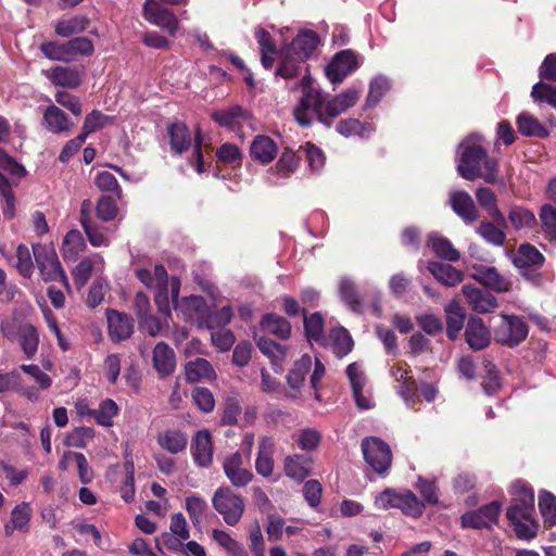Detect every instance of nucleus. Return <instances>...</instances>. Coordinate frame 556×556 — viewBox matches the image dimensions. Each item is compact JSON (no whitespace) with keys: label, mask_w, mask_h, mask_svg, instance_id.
I'll use <instances>...</instances> for the list:
<instances>
[{"label":"nucleus","mask_w":556,"mask_h":556,"mask_svg":"<svg viewBox=\"0 0 556 556\" xmlns=\"http://www.w3.org/2000/svg\"><path fill=\"white\" fill-rule=\"evenodd\" d=\"M291 333L292 326L286 317L277 313H266L262 315L257 328L253 331V340L262 354L270 359L273 366H280L287 356L288 348L268 336L286 341L290 339Z\"/></svg>","instance_id":"nucleus-1"},{"label":"nucleus","mask_w":556,"mask_h":556,"mask_svg":"<svg viewBox=\"0 0 556 556\" xmlns=\"http://www.w3.org/2000/svg\"><path fill=\"white\" fill-rule=\"evenodd\" d=\"M498 172L497 159L490 157L483 146L470 144L465 147L457 166L458 175L469 181L482 177L485 182L494 184L498 179Z\"/></svg>","instance_id":"nucleus-2"},{"label":"nucleus","mask_w":556,"mask_h":556,"mask_svg":"<svg viewBox=\"0 0 556 556\" xmlns=\"http://www.w3.org/2000/svg\"><path fill=\"white\" fill-rule=\"evenodd\" d=\"M301 90V98L293 109V116L295 121L303 127H307L313 122V115H316L318 121L330 126L324 114V102L320 91L314 87L313 78L309 74L305 73L299 83H296L292 90Z\"/></svg>","instance_id":"nucleus-3"},{"label":"nucleus","mask_w":556,"mask_h":556,"mask_svg":"<svg viewBox=\"0 0 556 556\" xmlns=\"http://www.w3.org/2000/svg\"><path fill=\"white\" fill-rule=\"evenodd\" d=\"M36 265L41 278L46 281H60L64 288L71 289L68 278L53 245H31Z\"/></svg>","instance_id":"nucleus-4"},{"label":"nucleus","mask_w":556,"mask_h":556,"mask_svg":"<svg viewBox=\"0 0 556 556\" xmlns=\"http://www.w3.org/2000/svg\"><path fill=\"white\" fill-rule=\"evenodd\" d=\"M214 509L223 516L228 526H236L243 516L245 504L241 495L228 486L218 488L212 497Z\"/></svg>","instance_id":"nucleus-5"},{"label":"nucleus","mask_w":556,"mask_h":556,"mask_svg":"<svg viewBox=\"0 0 556 556\" xmlns=\"http://www.w3.org/2000/svg\"><path fill=\"white\" fill-rule=\"evenodd\" d=\"M529 326L519 315L502 314L501 323L494 328V340L507 348H516L525 341Z\"/></svg>","instance_id":"nucleus-6"},{"label":"nucleus","mask_w":556,"mask_h":556,"mask_svg":"<svg viewBox=\"0 0 556 556\" xmlns=\"http://www.w3.org/2000/svg\"><path fill=\"white\" fill-rule=\"evenodd\" d=\"M509 256L525 278L538 281L540 277L538 270L543 265L545 257L542 252L536 250L535 245L520 244L516 251H509Z\"/></svg>","instance_id":"nucleus-7"},{"label":"nucleus","mask_w":556,"mask_h":556,"mask_svg":"<svg viewBox=\"0 0 556 556\" xmlns=\"http://www.w3.org/2000/svg\"><path fill=\"white\" fill-rule=\"evenodd\" d=\"M502 511L501 502H491L483 504L478 509L467 510L460 517V526L463 528H491L492 525L497 523L498 516Z\"/></svg>","instance_id":"nucleus-8"},{"label":"nucleus","mask_w":556,"mask_h":556,"mask_svg":"<svg viewBox=\"0 0 556 556\" xmlns=\"http://www.w3.org/2000/svg\"><path fill=\"white\" fill-rule=\"evenodd\" d=\"M358 67L357 55L352 50H343L334 54L326 67V76L332 84H340Z\"/></svg>","instance_id":"nucleus-9"},{"label":"nucleus","mask_w":556,"mask_h":556,"mask_svg":"<svg viewBox=\"0 0 556 556\" xmlns=\"http://www.w3.org/2000/svg\"><path fill=\"white\" fill-rule=\"evenodd\" d=\"M143 16L149 23L165 29L170 35H175L179 28V23L174 12L161 7L155 0H146Z\"/></svg>","instance_id":"nucleus-10"},{"label":"nucleus","mask_w":556,"mask_h":556,"mask_svg":"<svg viewBox=\"0 0 556 556\" xmlns=\"http://www.w3.org/2000/svg\"><path fill=\"white\" fill-rule=\"evenodd\" d=\"M105 316L109 337L113 342L118 343L131 337L134 332V319L130 315L108 308Z\"/></svg>","instance_id":"nucleus-11"},{"label":"nucleus","mask_w":556,"mask_h":556,"mask_svg":"<svg viewBox=\"0 0 556 556\" xmlns=\"http://www.w3.org/2000/svg\"><path fill=\"white\" fill-rule=\"evenodd\" d=\"M43 74L55 86L76 89L80 86L85 75L83 66H55Z\"/></svg>","instance_id":"nucleus-12"},{"label":"nucleus","mask_w":556,"mask_h":556,"mask_svg":"<svg viewBox=\"0 0 556 556\" xmlns=\"http://www.w3.org/2000/svg\"><path fill=\"white\" fill-rule=\"evenodd\" d=\"M384 501L410 517H420L425 509V504L413 492L395 493L393 490L384 489Z\"/></svg>","instance_id":"nucleus-13"},{"label":"nucleus","mask_w":556,"mask_h":556,"mask_svg":"<svg viewBox=\"0 0 556 556\" xmlns=\"http://www.w3.org/2000/svg\"><path fill=\"white\" fill-rule=\"evenodd\" d=\"M359 99V91L350 88L324 102V114L331 124L332 119L354 106Z\"/></svg>","instance_id":"nucleus-14"},{"label":"nucleus","mask_w":556,"mask_h":556,"mask_svg":"<svg viewBox=\"0 0 556 556\" xmlns=\"http://www.w3.org/2000/svg\"><path fill=\"white\" fill-rule=\"evenodd\" d=\"M465 340L473 351H481L491 343V331L481 317H469L465 327Z\"/></svg>","instance_id":"nucleus-15"},{"label":"nucleus","mask_w":556,"mask_h":556,"mask_svg":"<svg viewBox=\"0 0 556 556\" xmlns=\"http://www.w3.org/2000/svg\"><path fill=\"white\" fill-rule=\"evenodd\" d=\"M191 455L193 462L203 468H207L213 462V441L208 430H199L191 442Z\"/></svg>","instance_id":"nucleus-16"},{"label":"nucleus","mask_w":556,"mask_h":556,"mask_svg":"<svg viewBox=\"0 0 556 556\" xmlns=\"http://www.w3.org/2000/svg\"><path fill=\"white\" fill-rule=\"evenodd\" d=\"M471 277L481 285L496 292H507L511 289V281L504 275L498 274L496 268L488 267V265H478L473 267Z\"/></svg>","instance_id":"nucleus-17"},{"label":"nucleus","mask_w":556,"mask_h":556,"mask_svg":"<svg viewBox=\"0 0 556 556\" xmlns=\"http://www.w3.org/2000/svg\"><path fill=\"white\" fill-rule=\"evenodd\" d=\"M243 458L240 452H236L226 457L223 468L226 477L232 485L242 488L249 484L253 479V473L242 467Z\"/></svg>","instance_id":"nucleus-18"},{"label":"nucleus","mask_w":556,"mask_h":556,"mask_svg":"<svg viewBox=\"0 0 556 556\" xmlns=\"http://www.w3.org/2000/svg\"><path fill=\"white\" fill-rule=\"evenodd\" d=\"M33 509L27 502H21L11 510L10 520L4 525L5 536L10 538L15 531L27 533L30 528Z\"/></svg>","instance_id":"nucleus-19"},{"label":"nucleus","mask_w":556,"mask_h":556,"mask_svg":"<svg viewBox=\"0 0 556 556\" xmlns=\"http://www.w3.org/2000/svg\"><path fill=\"white\" fill-rule=\"evenodd\" d=\"M319 45V37L313 30L301 31L285 49L296 56L300 62H305Z\"/></svg>","instance_id":"nucleus-20"},{"label":"nucleus","mask_w":556,"mask_h":556,"mask_svg":"<svg viewBox=\"0 0 556 556\" xmlns=\"http://www.w3.org/2000/svg\"><path fill=\"white\" fill-rule=\"evenodd\" d=\"M452 210L465 223H475L479 217V211L472 195L467 191H454L450 195Z\"/></svg>","instance_id":"nucleus-21"},{"label":"nucleus","mask_w":556,"mask_h":556,"mask_svg":"<svg viewBox=\"0 0 556 556\" xmlns=\"http://www.w3.org/2000/svg\"><path fill=\"white\" fill-rule=\"evenodd\" d=\"M153 367L160 378L172 375L176 368V354L165 342H159L153 349Z\"/></svg>","instance_id":"nucleus-22"},{"label":"nucleus","mask_w":556,"mask_h":556,"mask_svg":"<svg viewBox=\"0 0 556 556\" xmlns=\"http://www.w3.org/2000/svg\"><path fill=\"white\" fill-rule=\"evenodd\" d=\"M43 127L52 134H67L73 127L74 123L67 115L56 105L51 104L45 109L42 115Z\"/></svg>","instance_id":"nucleus-23"},{"label":"nucleus","mask_w":556,"mask_h":556,"mask_svg":"<svg viewBox=\"0 0 556 556\" xmlns=\"http://www.w3.org/2000/svg\"><path fill=\"white\" fill-rule=\"evenodd\" d=\"M463 293L471 308L480 314H485V312H490V309L497 305L494 294L490 293V291L481 290V288L472 287V285H464Z\"/></svg>","instance_id":"nucleus-24"},{"label":"nucleus","mask_w":556,"mask_h":556,"mask_svg":"<svg viewBox=\"0 0 556 556\" xmlns=\"http://www.w3.org/2000/svg\"><path fill=\"white\" fill-rule=\"evenodd\" d=\"M345 374L350 380L356 406L363 410L371 408L374 406L371 399L363 395L365 377L359 368V365L357 363H351L348 365Z\"/></svg>","instance_id":"nucleus-25"},{"label":"nucleus","mask_w":556,"mask_h":556,"mask_svg":"<svg viewBox=\"0 0 556 556\" xmlns=\"http://www.w3.org/2000/svg\"><path fill=\"white\" fill-rule=\"evenodd\" d=\"M506 516L514 526V531L518 538L535 536V529H532V527L526 521L523 508L517 495H514L511 503L507 508Z\"/></svg>","instance_id":"nucleus-26"},{"label":"nucleus","mask_w":556,"mask_h":556,"mask_svg":"<svg viewBox=\"0 0 556 556\" xmlns=\"http://www.w3.org/2000/svg\"><path fill=\"white\" fill-rule=\"evenodd\" d=\"M275 440L271 437H262L258 444L255 469L263 477H270L274 471Z\"/></svg>","instance_id":"nucleus-27"},{"label":"nucleus","mask_w":556,"mask_h":556,"mask_svg":"<svg viewBox=\"0 0 556 556\" xmlns=\"http://www.w3.org/2000/svg\"><path fill=\"white\" fill-rule=\"evenodd\" d=\"M283 470L287 477L302 482L312 470V458L306 455L294 454L285 458Z\"/></svg>","instance_id":"nucleus-28"},{"label":"nucleus","mask_w":556,"mask_h":556,"mask_svg":"<svg viewBox=\"0 0 556 556\" xmlns=\"http://www.w3.org/2000/svg\"><path fill=\"white\" fill-rule=\"evenodd\" d=\"M476 199L493 222L497 223V225H508L507 218H505L503 212L497 206V197L491 188L480 186V188L476 189Z\"/></svg>","instance_id":"nucleus-29"},{"label":"nucleus","mask_w":556,"mask_h":556,"mask_svg":"<svg viewBox=\"0 0 556 556\" xmlns=\"http://www.w3.org/2000/svg\"><path fill=\"white\" fill-rule=\"evenodd\" d=\"M513 489V493L517 495L518 502L525 513V520L536 531L538 523L533 517L535 511V493L533 489L522 482L514 483Z\"/></svg>","instance_id":"nucleus-30"},{"label":"nucleus","mask_w":556,"mask_h":556,"mask_svg":"<svg viewBox=\"0 0 556 556\" xmlns=\"http://www.w3.org/2000/svg\"><path fill=\"white\" fill-rule=\"evenodd\" d=\"M277 153L278 147L276 142L265 135L256 136L250 147L251 156L262 164H268L274 161Z\"/></svg>","instance_id":"nucleus-31"},{"label":"nucleus","mask_w":556,"mask_h":556,"mask_svg":"<svg viewBox=\"0 0 556 556\" xmlns=\"http://www.w3.org/2000/svg\"><path fill=\"white\" fill-rule=\"evenodd\" d=\"M362 453L364 460L377 473H382V439L366 437L362 440Z\"/></svg>","instance_id":"nucleus-32"},{"label":"nucleus","mask_w":556,"mask_h":556,"mask_svg":"<svg viewBox=\"0 0 556 556\" xmlns=\"http://www.w3.org/2000/svg\"><path fill=\"white\" fill-rule=\"evenodd\" d=\"M427 268L438 281L445 286L459 285L464 279L463 271L457 270V268L453 267L451 264H446V262L430 261Z\"/></svg>","instance_id":"nucleus-33"},{"label":"nucleus","mask_w":556,"mask_h":556,"mask_svg":"<svg viewBox=\"0 0 556 556\" xmlns=\"http://www.w3.org/2000/svg\"><path fill=\"white\" fill-rule=\"evenodd\" d=\"M446 333L452 341L458 338L464 327L466 313L459 301L453 300L445 306Z\"/></svg>","instance_id":"nucleus-34"},{"label":"nucleus","mask_w":556,"mask_h":556,"mask_svg":"<svg viewBox=\"0 0 556 556\" xmlns=\"http://www.w3.org/2000/svg\"><path fill=\"white\" fill-rule=\"evenodd\" d=\"M185 377L187 382L194 383L203 379H215L216 374L207 359L197 357L185 365Z\"/></svg>","instance_id":"nucleus-35"},{"label":"nucleus","mask_w":556,"mask_h":556,"mask_svg":"<svg viewBox=\"0 0 556 556\" xmlns=\"http://www.w3.org/2000/svg\"><path fill=\"white\" fill-rule=\"evenodd\" d=\"M169 136L170 150L175 154H182L191 146V135L186 124L181 122L173 123L167 128Z\"/></svg>","instance_id":"nucleus-36"},{"label":"nucleus","mask_w":556,"mask_h":556,"mask_svg":"<svg viewBox=\"0 0 556 556\" xmlns=\"http://www.w3.org/2000/svg\"><path fill=\"white\" fill-rule=\"evenodd\" d=\"M516 125L522 136H535L545 139L551 134L549 129L529 112L519 113L516 118Z\"/></svg>","instance_id":"nucleus-37"},{"label":"nucleus","mask_w":556,"mask_h":556,"mask_svg":"<svg viewBox=\"0 0 556 556\" xmlns=\"http://www.w3.org/2000/svg\"><path fill=\"white\" fill-rule=\"evenodd\" d=\"M507 220L515 229H532L538 225V217L531 208L523 205H511Z\"/></svg>","instance_id":"nucleus-38"},{"label":"nucleus","mask_w":556,"mask_h":556,"mask_svg":"<svg viewBox=\"0 0 556 556\" xmlns=\"http://www.w3.org/2000/svg\"><path fill=\"white\" fill-rule=\"evenodd\" d=\"M211 117L223 127L233 128L238 126L241 121H249L250 113L241 106L235 105L227 110L214 111Z\"/></svg>","instance_id":"nucleus-39"},{"label":"nucleus","mask_w":556,"mask_h":556,"mask_svg":"<svg viewBox=\"0 0 556 556\" xmlns=\"http://www.w3.org/2000/svg\"><path fill=\"white\" fill-rule=\"evenodd\" d=\"M338 291L341 301L344 302L353 312H362L363 305L361 296L357 287L352 279L342 277L338 285Z\"/></svg>","instance_id":"nucleus-40"},{"label":"nucleus","mask_w":556,"mask_h":556,"mask_svg":"<svg viewBox=\"0 0 556 556\" xmlns=\"http://www.w3.org/2000/svg\"><path fill=\"white\" fill-rule=\"evenodd\" d=\"M329 338L331 340L332 352L338 358H343L353 350L354 341L345 328L338 327L332 329Z\"/></svg>","instance_id":"nucleus-41"},{"label":"nucleus","mask_w":556,"mask_h":556,"mask_svg":"<svg viewBox=\"0 0 556 556\" xmlns=\"http://www.w3.org/2000/svg\"><path fill=\"white\" fill-rule=\"evenodd\" d=\"M538 223L541 226V230L545 239L551 242H556V207L553 204H542L539 211Z\"/></svg>","instance_id":"nucleus-42"},{"label":"nucleus","mask_w":556,"mask_h":556,"mask_svg":"<svg viewBox=\"0 0 556 556\" xmlns=\"http://www.w3.org/2000/svg\"><path fill=\"white\" fill-rule=\"evenodd\" d=\"M303 63L296 60V56L288 50L282 49L280 52L279 66L276 70V75L285 79H292L301 75Z\"/></svg>","instance_id":"nucleus-43"},{"label":"nucleus","mask_w":556,"mask_h":556,"mask_svg":"<svg viewBox=\"0 0 556 556\" xmlns=\"http://www.w3.org/2000/svg\"><path fill=\"white\" fill-rule=\"evenodd\" d=\"M187 434L180 430H166L157 437V443L161 447L172 454H178L187 446Z\"/></svg>","instance_id":"nucleus-44"},{"label":"nucleus","mask_w":556,"mask_h":556,"mask_svg":"<svg viewBox=\"0 0 556 556\" xmlns=\"http://www.w3.org/2000/svg\"><path fill=\"white\" fill-rule=\"evenodd\" d=\"M20 340V345L28 359L34 358L38 351L39 345V333L37 328L26 323L22 326V332L17 338Z\"/></svg>","instance_id":"nucleus-45"},{"label":"nucleus","mask_w":556,"mask_h":556,"mask_svg":"<svg viewBox=\"0 0 556 556\" xmlns=\"http://www.w3.org/2000/svg\"><path fill=\"white\" fill-rule=\"evenodd\" d=\"M88 417L96 419L97 424L103 427H111L113 418L118 414L117 404L111 400H103L98 409H88Z\"/></svg>","instance_id":"nucleus-46"},{"label":"nucleus","mask_w":556,"mask_h":556,"mask_svg":"<svg viewBox=\"0 0 556 556\" xmlns=\"http://www.w3.org/2000/svg\"><path fill=\"white\" fill-rule=\"evenodd\" d=\"M312 368V358L308 354L302 355V357L296 361L289 371L287 376V382L292 389H299L303 386L305 381V376Z\"/></svg>","instance_id":"nucleus-47"},{"label":"nucleus","mask_w":556,"mask_h":556,"mask_svg":"<svg viewBox=\"0 0 556 556\" xmlns=\"http://www.w3.org/2000/svg\"><path fill=\"white\" fill-rule=\"evenodd\" d=\"M88 26V17L84 15H77L59 21L55 25V33L61 37H71L73 35L85 31Z\"/></svg>","instance_id":"nucleus-48"},{"label":"nucleus","mask_w":556,"mask_h":556,"mask_svg":"<svg viewBox=\"0 0 556 556\" xmlns=\"http://www.w3.org/2000/svg\"><path fill=\"white\" fill-rule=\"evenodd\" d=\"M304 331L308 341H319L324 338L325 320L320 312L304 314Z\"/></svg>","instance_id":"nucleus-49"},{"label":"nucleus","mask_w":556,"mask_h":556,"mask_svg":"<svg viewBox=\"0 0 556 556\" xmlns=\"http://www.w3.org/2000/svg\"><path fill=\"white\" fill-rule=\"evenodd\" d=\"M232 315V308L229 305L216 311L207 309L203 320L200 321V325L205 326L208 329L222 328L231 321Z\"/></svg>","instance_id":"nucleus-50"},{"label":"nucleus","mask_w":556,"mask_h":556,"mask_svg":"<svg viewBox=\"0 0 556 556\" xmlns=\"http://www.w3.org/2000/svg\"><path fill=\"white\" fill-rule=\"evenodd\" d=\"M539 510L545 523L549 527L556 523V496L548 490H543L539 495Z\"/></svg>","instance_id":"nucleus-51"},{"label":"nucleus","mask_w":556,"mask_h":556,"mask_svg":"<svg viewBox=\"0 0 556 556\" xmlns=\"http://www.w3.org/2000/svg\"><path fill=\"white\" fill-rule=\"evenodd\" d=\"M504 225H498L496 222H481L478 226L479 235L491 242L492 244H504L506 233Z\"/></svg>","instance_id":"nucleus-52"},{"label":"nucleus","mask_w":556,"mask_h":556,"mask_svg":"<svg viewBox=\"0 0 556 556\" xmlns=\"http://www.w3.org/2000/svg\"><path fill=\"white\" fill-rule=\"evenodd\" d=\"M70 62L79 55H91L93 43L86 37H76L65 42Z\"/></svg>","instance_id":"nucleus-53"},{"label":"nucleus","mask_w":556,"mask_h":556,"mask_svg":"<svg viewBox=\"0 0 556 556\" xmlns=\"http://www.w3.org/2000/svg\"><path fill=\"white\" fill-rule=\"evenodd\" d=\"M112 122L113 117L104 115L100 111L93 110L85 117L80 135L87 138L89 134L102 129L108 123Z\"/></svg>","instance_id":"nucleus-54"},{"label":"nucleus","mask_w":556,"mask_h":556,"mask_svg":"<svg viewBox=\"0 0 556 556\" xmlns=\"http://www.w3.org/2000/svg\"><path fill=\"white\" fill-rule=\"evenodd\" d=\"M191 397L195 406L203 413H211L215 407V399L210 389L205 387H195L191 392Z\"/></svg>","instance_id":"nucleus-55"},{"label":"nucleus","mask_w":556,"mask_h":556,"mask_svg":"<svg viewBox=\"0 0 556 556\" xmlns=\"http://www.w3.org/2000/svg\"><path fill=\"white\" fill-rule=\"evenodd\" d=\"M15 267L21 276L30 278L34 273V262L27 245H17Z\"/></svg>","instance_id":"nucleus-56"},{"label":"nucleus","mask_w":556,"mask_h":556,"mask_svg":"<svg viewBox=\"0 0 556 556\" xmlns=\"http://www.w3.org/2000/svg\"><path fill=\"white\" fill-rule=\"evenodd\" d=\"M110 290V286L103 279H96L88 291L86 304L90 308H96L99 306L103 300L108 291Z\"/></svg>","instance_id":"nucleus-57"},{"label":"nucleus","mask_w":556,"mask_h":556,"mask_svg":"<svg viewBox=\"0 0 556 556\" xmlns=\"http://www.w3.org/2000/svg\"><path fill=\"white\" fill-rule=\"evenodd\" d=\"M242 412L240 402L236 397H228L225 401L224 410L220 417L222 426H235Z\"/></svg>","instance_id":"nucleus-58"},{"label":"nucleus","mask_w":556,"mask_h":556,"mask_svg":"<svg viewBox=\"0 0 556 556\" xmlns=\"http://www.w3.org/2000/svg\"><path fill=\"white\" fill-rule=\"evenodd\" d=\"M416 324L422 329V331L430 336L439 334V332H442L444 329L442 319L437 317L434 314L417 315Z\"/></svg>","instance_id":"nucleus-59"},{"label":"nucleus","mask_w":556,"mask_h":556,"mask_svg":"<svg viewBox=\"0 0 556 556\" xmlns=\"http://www.w3.org/2000/svg\"><path fill=\"white\" fill-rule=\"evenodd\" d=\"M531 94L534 100H543L556 109V86L543 81L536 83L532 87Z\"/></svg>","instance_id":"nucleus-60"},{"label":"nucleus","mask_w":556,"mask_h":556,"mask_svg":"<svg viewBox=\"0 0 556 556\" xmlns=\"http://www.w3.org/2000/svg\"><path fill=\"white\" fill-rule=\"evenodd\" d=\"M185 541L170 532H163L155 538L156 547L160 552H162L161 546H164L173 553H185Z\"/></svg>","instance_id":"nucleus-61"},{"label":"nucleus","mask_w":556,"mask_h":556,"mask_svg":"<svg viewBox=\"0 0 556 556\" xmlns=\"http://www.w3.org/2000/svg\"><path fill=\"white\" fill-rule=\"evenodd\" d=\"M300 157L291 149H285L279 161L276 163L277 172L287 177L289 176L299 165Z\"/></svg>","instance_id":"nucleus-62"},{"label":"nucleus","mask_w":556,"mask_h":556,"mask_svg":"<svg viewBox=\"0 0 556 556\" xmlns=\"http://www.w3.org/2000/svg\"><path fill=\"white\" fill-rule=\"evenodd\" d=\"M205 508L206 502L200 496L191 495L186 498V510L194 526L201 522Z\"/></svg>","instance_id":"nucleus-63"},{"label":"nucleus","mask_w":556,"mask_h":556,"mask_svg":"<svg viewBox=\"0 0 556 556\" xmlns=\"http://www.w3.org/2000/svg\"><path fill=\"white\" fill-rule=\"evenodd\" d=\"M303 494L305 501L313 508L320 504L323 486L318 480L312 479L305 482L303 486Z\"/></svg>","instance_id":"nucleus-64"}]
</instances>
